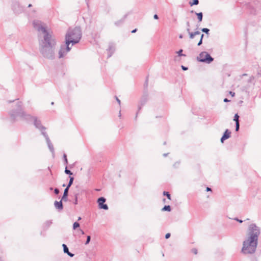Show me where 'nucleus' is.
Masks as SVG:
<instances>
[{
    "label": "nucleus",
    "instance_id": "nucleus-1",
    "mask_svg": "<svg viewBox=\"0 0 261 261\" xmlns=\"http://www.w3.org/2000/svg\"><path fill=\"white\" fill-rule=\"evenodd\" d=\"M260 229L255 224H250L248 228L246 238L243 243L242 252L244 254H253L256 249Z\"/></svg>",
    "mask_w": 261,
    "mask_h": 261
},
{
    "label": "nucleus",
    "instance_id": "nucleus-2",
    "mask_svg": "<svg viewBox=\"0 0 261 261\" xmlns=\"http://www.w3.org/2000/svg\"><path fill=\"white\" fill-rule=\"evenodd\" d=\"M56 42L51 34H46L43 40L40 42V51L42 56L48 59H53L55 57L54 48Z\"/></svg>",
    "mask_w": 261,
    "mask_h": 261
},
{
    "label": "nucleus",
    "instance_id": "nucleus-3",
    "mask_svg": "<svg viewBox=\"0 0 261 261\" xmlns=\"http://www.w3.org/2000/svg\"><path fill=\"white\" fill-rule=\"evenodd\" d=\"M82 37V31L80 27H75L72 29H69L65 37L66 44L72 43V45L77 43Z\"/></svg>",
    "mask_w": 261,
    "mask_h": 261
},
{
    "label": "nucleus",
    "instance_id": "nucleus-4",
    "mask_svg": "<svg viewBox=\"0 0 261 261\" xmlns=\"http://www.w3.org/2000/svg\"><path fill=\"white\" fill-rule=\"evenodd\" d=\"M197 59L198 61L210 64L213 61L214 59L210 56V55L206 51L201 52Z\"/></svg>",
    "mask_w": 261,
    "mask_h": 261
},
{
    "label": "nucleus",
    "instance_id": "nucleus-5",
    "mask_svg": "<svg viewBox=\"0 0 261 261\" xmlns=\"http://www.w3.org/2000/svg\"><path fill=\"white\" fill-rule=\"evenodd\" d=\"M33 26L34 28L38 32H42L44 35L46 34H50L47 31L45 27L42 24V22L39 20H34L33 21Z\"/></svg>",
    "mask_w": 261,
    "mask_h": 261
},
{
    "label": "nucleus",
    "instance_id": "nucleus-6",
    "mask_svg": "<svg viewBox=\"0 0 261 261\" xmlns=\"http://www.w3.org/2000/svg\"><path fill=\"white\" fill-rule=\"evenodd\" d=\"M70 43L65 44L61 46L59 51V58H63L68 51H70L71 47L69 46Z\"/></svg>",
    "mask_w": 261,
    "mask_h": 261
},
{
    "label": "nucleus",
    "instance_id": "nucleus-7",
    "mask_svg": "<svg viewBox=\"0 0 261 261\" xmlns=\"http://www.w3.org/2000/svg\"><path fill=\"white\" fill-rule=\"evenodd\" d=\"M106 202V199L104 197H100L97 200V202L98 203L99 208L101 209H103L107 210L108 209V206L106 204H104Z\"/></svg>",
    "mask_w": 261,
    "mask_h": 261
},
{
    "label": "nucleus",
    "instance_id": "nucleus-8",
    "mask_svg": "<svg viewBox=\"0 0 261 261\" xmlns=\"http://www.w3.org/2000/svg\"><path fill=\"white\" fill-rule=\"evenodd\" d=\"M42 135L45 138L48 147L50 151L52 152L53 154H54V146H53L52 143H51L50 140H49V137H48V135H47L46 133L42 132Z\"/></svg>",
    "mask_w": 261,
    "mask_h": 261
},
{
    "label": "nucleus",
    "instance_id": "nucleus-9",
    "mask_svg": "<svg viewBox=\"0 0 261 261\" xmlns=\"http://www.w3.org/2000/svg\"><path fill=\"white\" fill-rule=\"evenodd\" d=\"M21 102H19L18 103V111H19V112H17L16 113V115L13 114V113H11V116L12 118H14L16 115L19 116L20 117H23L24 116V112L22 111L20 109L21 108Z\"/></svg>",
    "mask_w": 261,
    "mask_h": 261
},
{
    "label": "nucleus",
    "instance_id": "nucleus-10",
    "mask_svg": "<svg viewBox=\"0 0 261 261\" xmlns=\"http://www.w3.org/2000/svg\"><path fill=\"white\" fill-rule=\"evenodd\" d=\"M34 125H35V126L38 129H39L41 131L42 133V132H45L44 130L45 129V128L41 125L40 121L38 120L36 118H34Z\"/></svg>",
    "mask_w": 261,
    "mask_h": 261
},
{
    "label": "nucleus",
    "instance_id": "nucleus-11",
    "mask_svg": "<svg viewBox=\"0 0 261 261\" xmlns=\"http://www.w3.org/2000/svg\"><path fill=\"white\" fill-rule=\"evenodd\" d=\"M230 134H231V132L228 129H227L225 131L223 135L222 136V138H221V142L222 143H223L224 140L228 139L230 137Z\"/></svg>",
    "mask_w": 261,
    "mask_h": 261
},
{
    "label": "nucleus",
    "instance_id": "nucleus-12",
    "mask_svg": "<svg viewBox=\"0 0 261 261\" xmlns=\"http://www.w3.org/2000/svg\"><path fill=\"white\" fill-rule=\"evenodd\" d=\"M62 201V200L60 201H56L54 203L55 207L59 210H62L63 208Z\"/></svg>",
    "mask_w": 261,
    "mask_h": 261
},
{
    "label": "nucleus",
    "instance_id": "nucleus-13",
    "mask_svg": "<svg viewBox=\"0 0 261 261\" xmlns=\"http://www.w3.org/2000/svg\"><path fill=\"white\" fill-rule=\"evenodd\" d=\"M69 189L68 188H66L64 190L63 195L62 197V200L66 201L67 200V196L68 193Z\"/></svg>",
    "mask_w": 261,
    "mask_h": 261
},
{
    "label": "nucleus",
    "instance_id": "nucleus-14",
    "mask_svg": "<svg viewBox=\"0 0 261 261\" xmlns=\"http://www.w3.org/2000/svg\"><path fill=\"white\" fill-rule=\"evenodd\" d=\"M195 14L197 16V18L199 22H201L203 18V14L202 12L197 13L195 12Z\"/></svg>",
    "mask_w": 261,
    "mask_h": 261
},
{
    "label": "nucleus",
    "instance_id": "nucleus-15",
    "mask_svg": "<svg viewBox=\"0 0 261 261\" xmlns=\"http://www.w3.org/2000/svg\"><path fill=\"white\" fill-rule=\"evenodd\" d=\"M162 210V211L170 212L171 210V207L170 205H165Z\"/></svg>",
    "mask_w": 261,
    "mask_h": 261
},
{
    "label": "nucleus",
    "instance_id": "nucleus-16",
    "mask_svg": "<svg viewBox=\"0 0 261 261\" xmlns=\"http://www.w3.org/2000/svg\"><path fill=\"white\" fill-rule=\"evenodd\" d=\"M52 222L51 221H47L44 224V227L47 228L51 224Z\"/></svg>",
    "mask_w": 261,
    "mask_h": 261
},
{
    "label": "nucleus",
    "instance_id": "nucleus-17",
    "mask_svg": "<svg viewBox=\"0 0 261 261\" xmlns=\"http://www.w3.org/2000/svg\"><path fill=\"white\" fill-rule=\"evenodd\" d=\"M63 248V251L65 253H69V250L68 247H67L66 245L63 244L62 245Z\"/></svg>",
    "mask_w": 261,
    "mask_h": 261
},
{
    "label": "nucleus",
    "instance_id": "nucleus-18",
    "mask_svg": "<svg viewBox=\"0 0 261 261\" xmlns=\"http://www.w3.org/2000/svg\"><path fill=\"white\" fill-rule=\"evenodd\" d=\"M73 180H74V178L73 177H70L69 181L66 188H68V189L70 188V187L71 186V185L73 183Z\"/></svg>",
    "mask_w": 261,
    "mask_h": 261
},
{
    "label": "nucleus",
    "instance_id": "nucleus-19",
    "mask_svg": "<svg viewBox=\"0 0 261 261\" xmlns=\"http://www.w3.org/2000/svg\"><path fill=\"white\" fill-rule=\"evenodd\" d=\"M191 6H192L193 5H197L199 4V1L198 0H193L192 2H190L189 3Z\"/></svg>",
    "mask_w": 261,
    "mask_h": 261
},
{
    "label": "nucleus",
    "instance_id": "nucleus-20",
    "mask_svg": "<svg viewBox=\"0 0 261 261\" xmlns=\"http://www.w3.org/2000/svg\"><path fill=\"white\" fill-rule=\"evenodd\" d=\"M239 116L238 114H236L234 116L233 120L236 122V123H239Z\"/></svg>",
    "mask_w": 261,
    "mask_h": 261
},
{
    "label": "nucleus",
    "instance_id": "nucleus-21",
    "mask_svg": "<svg viewBox=\"0 0 261 261\" xmlns=\"http://www.w3.org/2000/svg\"><path fill=\"white\" fill-rule=\"evenodd\" d=\"M191 30H189V32H188L189 35V37L190 39H192L194 38L195 37V34H194V32H191L190 31Z\"/></svg>",
    "mask_w": 261,
    "mask_h": 261
},
{
    "label": "nucleus",
    "instance_id": "nucleus-22",
    "mask_svg": "<svg viewBox=\"0 0 261 261\" xmlns=\"http://www.w3.org/2000/svg\"><path fill=\"white\" fill-rule=\"evenodd\" d=\"M163 195L166 196L167 197L168 199H169L170 200L171 199V196L168 192L164 191L163 192Z\"/></svg>",
    "mask_w": 261,
    "mask_h": 261
},
{
    "label": "nucleus",
    "instance_id": "nucleus-23",
    "mask_svg": "<svg viewBox=\"0 0 261 261\" xmlns=\"http://www.w3.org/2000/svg\"><path fill=\"white\" fill-rule=\"evenodd\" d=\"M80 226V224L78 222H74L73 224V229H75L76 228Z\"/></svg>",
    "mask_w": 261,
    "mask_h": 261
},
{
    "label": "nucleus",
    "instance_id": "nucleus-24",
    "mask_svg": "<svg viewBox=\"0 0 261 261\" xmlns=\"http://www.w3.org/2000/svg\"><path fill=\"white\" fill-rule=\"evenodd\" d=\"M186 25H187V32H189V30H191L190 29V23L189 21H187L186 22Z\"/></svg>",
    "mask_w": 261,
    "mask_h": 261
},
{
    "label": "nucleus",
    "instance_id": "nucleus-25",
    "mask_svg": "<svg viewBox=\"0 0 261 261\" xmlns=\"http://www.w3.org/2000/svg\"><path fill=\"white\" fill-rule=\"evenodd\" d=\"M182 49H180L179 51H177L176 53L178 54L179 56H186V55L182 54Z\"/></svg>",
    "mask_w": 261,
    "mask_h": 261
},
{
    "label": "nucleus",
    "instance_id": "nucleus-26",
    "mask_svg": "<svg viewBox=\"0 0 261 261\" xmlns=\"http://www.w3.org/2000/svg\"><path fill=\"white\" fill-rule=\"evenodd\" d=\"M65 173L66 174H69V175H72V173L69 170L67 169V167L65 168Z\"/></svg>",
    "mask_w": 261,
    "mask_h": 261
},
{
    "label": "nucleus",
    "instance_id": "nucleus-27",
    "mask_svg": "<svg viewBox=\"0 0 261 261\" xmlns=\"http://www.w3.org/2000/svg\"><path fill=\"white\" fill-rule=\"evenodd\" d=\"M77 197H78V194H75V200H74V201L73 202V203L75 205L77 204V203H78Z\"/></svg>",
    "mask_w": 261,
    "mask_h": 261
},
{
    "label": "nucleus",
    "instance_id": "nucleus-28",
    "mask_svg": "<svg viewBox=\"0 0 261 261\" xmlns=\"http://www.w3.org/2000/svg\"><path fill=\"white\" fill-rule=\"evenodd\" d=\"M63 158H64L65 164L67 165L68 164V160L67 159L66 154L65 153L63 154Z\"/></svg>",
    "mask_w": 261,
    "mask_h": 261
},
{
    "label": "nucleus",
    "instance_id": "nucleus-29",
    "mask_svg": "<svg viewBox=\"0 0 261 261\" xmlns=\"http://www.w3.org/2000/svg\"><path fill=\"white\" fill-rule=\"evenodd\" d=\"M201 31L204 32V33H205L206 34H208L209 31H210V30L208 29H207V28H203L201 29Z\"/></svg>",
    "mask_w": 261,
    "mask_h": 261
},
{
    "label": "nucleus",
    "instance_id": "nucleus-30",
    "mask_svg": "<svg viewBox=\"0 0 261 261\" xmlns=\"http://www.w3.org/2000/svg\"><path fill=\"white\" fill-rule=\"evenodd\" d=\"M90 240H91V237L90 236H88L87 237V240L85 242V244L87 245L88 244H89V243L90 242Z\"/></svg>",
    "mask_w": 261,
    "mask_h": 261
},
{
    "label": "nucleus",
    "instance_id": "nucleus-31",
    "mask_svg": "<svg viewBox=\"0 0 261 261\" xmlns=\"http://www.w3.org/2000/svg\"><path fill=\"white\" fill-rule=\"evenodd\" d=\"M240 124L239 123H236V130L238 131L239 129Z\"/></svg>",
    "mask_w": 261,
    "mask_h": 261
},
{
    "label": "nucleus",
    "instance_id": "nucleus-32",
    "mask_svg": "<svg viewBox=\"0 0 261 261\" xmlns=\"http://www.w3.org/2000/svg\"><path fill=\"white\" fill-rule=\"evenodd\" d=\"M192 252L195 254H196L197 253V250L195 248H193L192 249Z\"/></svg>",
    "mask_w": 261,
    "mask_h": 261
},
{
    "label": "nucleus",
    "instance_id": "nucleus-33",
    "mask_svg": "<svg viewBox=\"0 0 261 261\" xmlns=\"http://www.w3.org/2000/svg\"><path fill=\"white\" fill-rule=\"evenodd\" d=\"M54 192L56 194H58L59 193V190L57 188H56L54 190Z\"/></svg>",
    "mask_w": 261,
    "mask_h": 261
},
{
    "label": "nucleus",
    "instance_id": "nucleus-34",
    "mask_svg": "<svg viewBox=\"0 0 261 261\" xmlns=\"http://www.w3.org/2000/svg\"><path fill=\"white\" fill-rule=\"evenodd\" d=\"M170 237V233H167L166 235H165V238L166 239L169 238V237Z\"/></svg>",
    "mask_w": 261,
    "mask_h": 261
},
{
    "label": "nucleus",
    "instance_id": "nucleus-35",
    "mask_svg": "<svg viewBox=\"0 0 261 261\" xmlns=\"http://www.w3.org/2000/svg\"><path fill=\"white\" fill-rule=\"evenodd\" d=\"M16 5L18 6V4H16V5H14L13 9H14V11H15L16 13H17V12H18V11H17V10H16Z\"/></svg>",
    "mask_w": 261,
    "mask_h": 261
},
{
    "label": "nucleus",
    "instance_id": "nucleus-36",
    "mask_svg": "<svg viewBox=\"0 0 261 261\" xmlns=\"http://www.w3.org/2000/svg\"><path fill=\"white\" fill-rule=\"evenodd\" d=\"M194 34H195V36L197 35H199L200 34V32L198 31H196L195 32H194Z\"/></svg>",
    "mask_w": 261,
    "mask_h": 261
},
{
    "label": "nucleus",
    "instance_id": "nucleus-37",
    "mask_svg": "<svg viewBox=\"0 0 261 261\" xmlns=\"http://www.w3.org/2000/svg\"><path fill=\"white\" fill-rule=\"evenodd\" d=\"M67 254H68L70 257H73V256L74 255V254H73V253H72L70 252L69 251V253H67Z\"/></svg>",
    "mask_w": 261,
    "mask_h": 261
},
{
    "label": "nucleus",
    "instance_id": "nucleus-38",
    "mask_svg": "<svg viewBox=\"0 0 261 261\" xmlns=\"http://www.w3.org/2000/svg\"><path fill=\"white\" fill-rule=\"evenodd\" d=\"M235 220L239 222L240 223H242L243 222V221L241 220H239V219H238L237 218H236L234 219Z\"/></svg>",
    "mask_w": 261,
    "mask_h": 261
},
{
    "label": "nucleus",
    "instance_id": "nucleus-39",
    "mask_svg": "<svg viewBox=\"0 0 261 261\" xmlns=\"http://www.w3.org/2000/svg\"><path fill=\"white\" fill-rule=\"evenodd\" d=\"M229 94L232 96L233 97L235 95V93L233 92H232V91H230L229 92Z\"/></svg>",
    "mask_w": 261,
    "mask_h": 261
},
{
    "label": "nucleus",
    "instance_id": "nucleus-40",
    "mask_svg": "<svg viewBox=\"0 0 261 261\" xmlns=\"http://www.w3.org/2000/svg\"><path fill=\"white\" fill-rule=\"evenodd\" d=\"M181 68L182 69V70H187L188 69V68L184 66H181Z\"/></svg>",
    "mask_w": 261,
    "mask_h": 261
},
{
    "label": "nucleus",
    "instance_id": "nucleus-41",
    "mask_svg": "<svg viewBox=\"0 0 261 261\" xmlns=\"http://www.w3.org/2000/svg\"><path fill=\"white\" fill-rule=\"evenodd\" d=\"M202 43V40L201 39H200V41H199V42L198 43L197 45L198 46L200 45Z\"/></svg>",
    "mask_w": 261,
    "mask_h": 261
},
{
    "label": "nucleus",
    "instance_id": "nucleus-42",
    "mask_svg": "<svg viewBox=\"0 0 261 261\" xmlns=\"http://www.w3.org/2000/svg\"><path fill=\"white\" fill-rule=\"evenodd\" d=\"M116 100L118 102V104L120 105V100L119 98H118V97H116Z\"/></svg>",
    "mask_w": 261,
    "mask_h": 261
},
{
    "label": "nucleus",
    "instance_id": "nucleus-43",
    "mask_svg": "<svg viewBox=\"0 0 261 261\" xmlns=\"http://www.w3.org/2000/svg\"><path fill=\"white\" fill-rule=\"evenodd\" d=\"M179 162H176L174 164V166L175 167H177L178 166V165H179Z\"/></svg>",
    "mask_w": 261,
    "mask_h": 261
},
{
    "label": "nucleus",
    "instance_id": "nucleus-44",
    "mask_svg": "<svg viewBox=\"0 0 261 261\" xmlns=\"http://www.w3.org/2000/svg\"><path fill=\"white\" fill-rule=\"evenodd\" d=\"M153 18L155 19H158L159 18L157 14H154L153 16Z\"/></svg>",
    "mask_w": 261,
    "mask_h": 261
},
{
    "label": "nucleus",
    "instance_id": "nucleus-45",
    "mask_svg": "<svg viewBox=\"0 0 261 261\" xmlns=\"http://www.w3.org/2000/svg\"><path fill=\"white\" fill-rule=\"evenodd\" d=\"M122 22V21H120L116 22H115V24L118 25H119L120 23H121Z\"/></svg>",
    "mask_w": 261,
    "mask_h": 261
},
{
    "label": "nucleus",
    "instance_id": "nucleus-46",
    "mask_svg": "<svg viewBox=\"0 0 261 261\" xmlns=\"http://www.w3.org/2000/svg\"><path fill=\"white\" fill-rule=\"evenodd\" d=\"M206 191H212V190H211V189L210 188H209V187H207V188H206Z\"/></svg>",
    "mask_w": 261,
    "mask_h": 261
},
{
    "label": "nucleus",
    "instance_id": "nucleus-47",
    "mask_svg": "<svg viewBox=\"0 0 261 261\" xmlns=\"http://www.w3.org/2000/svg\"><path fill=\"white\" fill-rule=\"evenodd\" d=\"M224 101L225 102H228V101H229V100H228L227 98H225L224 99Z\"/></svg>",
    "mask_w": 261,
    "mask_h": 261
},
{
    "label": "nucleus",
    "instance_id": "nucleus-48",
    "mask_svg": "<svg viewBox=\"0 0 261 261\" xmlns=\"http://www.w3.org/2000/svg\"><path fill=\"white\" fill-rule=\"evenodd\" d=\"M203 37H204V34H201L200 39H201L202 40Z\"/></svg>",
    "mask_w": 261,
    "mask_h": 261
},
{
    "label": "nucleus",
    "instance_id": "nucleus-49",
    "mask_svg": "<svg viewBox=\"0 0 261 261\" xmlns=\"http://www.w3.org/2000/svg\"><path fill=\"white\" fill-rule=\"evenodd\" d=\"M80 231H81V233H82V234H84V231H83V230H82V229H80Z\"/></svg>",
    "mask_w": 261,
    "mask_h": 261
},
{
    "label": "nucleus",
    "instance_id": "nucleus-50",
    "mask_svg": "<svg viewBox=\"0 0 261 261\" xmlns=\"http://www.w3.org/2000/svg\"><path fill=\"white\" fill-rule=\"evenodd\" d=\"M136 31H137V29H135V30H133L132 31V33H135Z\"/></svg>",
    "mask_w": 261,
    "mask_h": 261
},
{
    "label": "nucleus",
    "instance_id": "nucleus-51",
    "mask_svg": "<svg viewBox=\"0 0 261 261\" xmlns=\"http://www.w3.org/2000/svg\"><path fill=\"white\" fill-rule=\"evenodd\" d=\"M179 38H180V39L182 38V37H183L182 35H181V34L179 35Z\"/></svg>",
    "mask_w": 261,
    "mask_h": 261
},
{
    "label": "nucleus",
    "instance_id": "nucleus-52",
    "mask_svg": "<svg viewBox=\"0 0 261 261\" xmlns=\"http://www.w3.org/2000/svg\"><path fill=\"white\" fill-rule=\"evenodd\" d=\"M167 155H168V153H164V154H163V155H164V156H166Z\"/></svg>",
    "mask_w": 261,
    "mask_h": 261
},
{
    "label": "nucleus",
    "instance_id": "nucleus-53",
    "mask_svg": "<svg viewBox=\"0 0 261 261\" xmlns=\"http://www.w3.org/2000/svg\"><path fill=\"white\" fill-rule=\"evenodd\" d=\"M27 117H28V118H30V117H31V116H30V115H27Z\"/></svg>",
    "mask_w": 261,
    "mask_h": 261
},
{
    "label": "nucleus",
    "instance_id": "nucleus-54",
    "mask_svg": "<svg viewBox=\"0 0 261 261\" xmlns=\"http://www.w3.org/2000/svg\"><path fill=\"white\" fill-rule=\"evenodd\" d=\"M81 217H79V218H78V220H81Z\"/></svg>",
    "mask_w": 261,
    "mask_h": 261
},
{
    "label": "nucleus",
    "instance_id": "nucleus-55",
    "mask_svg": "<svg viewBox=\"0 0 261 261\" xmlns=\"http://www.w3.org/2000/svg\"><path fill=\"white\" fill-rule=\"evenodd\" d=\"M31 6H32L31 4H30V5H29V6H28V7H31Z\"/></svg>",
    "mask_w": 261,
    "mask_h": 261
},
{
    "label": "nucleus",
    "instance_id": "nucleus-56",
    "mask_svg": "<svg viewBox=\"0 0 261 261\" xmlns=\"http://www.w3.org/2000/svg\"><path fill=\"white\" fill-rule=\"evenodd\" d=\"M191 13H194V11L192 10V11H191Z\"/></svg>",
    "mask_w": 261,
    "mask_h": 261
},
{
    "label": "nucleus",
    "instance_id": "nucleus-57",
    "mask_svg": "<svg viewBox=\"0 0 261 261\" xmlns=\"http://www.w3.org/2000/svg\"><path fill=\"white\" fill-rule=\"evenodd\" d=\"M0 261H3L1 258H0Z\"/></svg>",
    "mask_w": 261,
    "mask_h": 261
}]
</instances>
